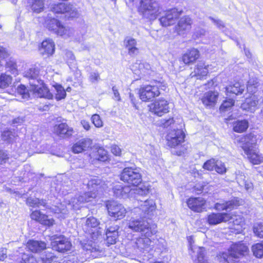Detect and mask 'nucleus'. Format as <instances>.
I'll return each mask as SVG.
<instances>
[{"instance_id": "6e6552de", "label": "nucleus", "mask_w": 263, "mask_h": 263, "mask_svg": "<svg viewBox=\"0 0 263 263\" xmlns=\"http://www.w3.org/2000/svg\"><path fill=\"white\" fill-rule=\"evenodd\" d=\"M120 179L124 182L136 186L142 181L139 169L132 167L124 168L120 175Z\"/></svg>"}, {"instance_id": "4d7b16f0", "label": "nucleus", "mask_w": 263, "mask_h": 263, "mask_svg": "<svg viewBox=\"0 0 263 263\" xmlns=\"http://www.w3.org/2000/svg\"><path fill=\"white\" fill-rule=\"evenodd\" d=\"M215 171L220 174H225L227 172V168L224 163L217 160L215 167Z\"/></svg>"}, {"instance_id": "774afa93", "label": "nucleus", "mask_w": 263, "mask_h": 263, "mask_svg": "<svg viewBox=\"0 0 263 263\" xmlns=\"http://www.w3.org/2000/svg\"><path fill=\"white\" fill-rule=\"evenodd\" d=\"M205 30L203 28H198L196 30L193 35L195 38H199L205 35Z\"/></svg>"}, {"instance_id": "338daca9", "label": "nucleus", "mask_w": 263, "mask_h": 263, "mask_svg": "<svg viewBox=\"0 0 263 263\" xmlns=\"http://www.w3.org/2000/svg\"><path fill=\"white\" fill-rule=\"evenodd\" d=\"M6 66L7 68H10L12 73H16V64L15 62L10 61L6 63Z\"/></svg>"}, {"instance_id": "a878e982", "label": "nucleus", "mask_w": 263, "mask_h": 263, "mask_svg": "<svg viewBox=\"0 0 263 263\" xmlns=\"http://www.w3.org/2000/svg\"><path fill=\"white\" fill-rule=\"evenodd\" d=\"M239 205L238 201L236 199L230 201H220L215 204L214 208L217 211H231L235 206Z\"/></svg>"}, {"instance_id": "79ce46f5", "label": "nucleus", "mask_w": 263, "mask_h": 263, "mask_svg": "<svg viewBox=\"0 0 263 263\" xmlns=\"http://www.w3.org/2000/svg\"><path fill=\"white\" fill-rule=\"evenodd\" d=\"M252 251L253 255L257 258L263 257V241L257 243L252 246Z\"/></svg>"}, {"instance_id": "e2e57ef3", "label": "nucleus", "mask_w": 263, "mask_h": 263, "mask_svg": "<svg viewBox=\"0 0 263 263\" xmlns=\"http://www.w3.org/2000/svg\"><path fill=\"white\" fill-rule=\"evenodd\" d=\"M26 91V88L24 85H21L17 88V92L21 95L23 99H28L29 98V93Z\"/></svg>"}, {"instance_id": "2eb2a0df", "label": "nucleus", "mask_w": 263, "mask_h": 263, "mask_svg": "<svg viewBox=\"0 0 263 263\" xmlns=\"http://www.w3.org/2000/svg\"><path fill=\"white\" fill-rule=\"evenodd\" d=\"M29 90L36 97L52 99L53 95L50 92L47 87L42 80V83H36L34 86H30Z\"/></svg>"}, {"instance_id": "680f3d73", "label": "nucleus", "mask_w": 263, "mask_h": 263, "mask_svg": "<svg viewBox=\"0 0 263 263\" xmlns=\"http://www.w3.org/2000/svg\"><path fill=\"white\" fill-rule=\"evenodd\" d=\"M106 241L108 243L112 245L116 243V239L118 238V233H109V232H106Z\"/></svg>"}, {"instance_id": "4468645a", "label": "nucleus", "mask_w": 263, "mask_h": 263, "mask_svg": "<svg viewBox=\"0 0 263 263\" xmlns=\"http://www.w3.org/2000/svg\"><path fill=\"white\" fill-rule=\"evenodd\" d=\"M149 110L158 116L161 117L169 112L168 103L164 99L156 100L149 105Z\"/></svg>"}, {"instance_id": "49530a36", "label": "nucleus", "mask_w": 263, "mask_h": 263, "mask_svg": "<svg viewBox=\"0 0 263 263\" xmlns=\"http://www.w3.org/2000/svg\"><path fill=\"white\" fill-rule=\"evenodd\" d=\"M66 58L70 69L74 70L77 68L75 57L71 51H67L66 52Z\"/></svg>"}, {"instance_id": "72a5a7b5", "label": "nucleus", "mask_w": 263, "mask_h": 263, "mask_svg": "<svg viewBox=\"0 0 263 263\" xmlns=\"http://www.w3.org/2000/svg\"><path fill=\"white\" fill-rule=\"evenodd\" d=\"M199 57V51L193 48L189 50L182 57V61L185 64H190L196 61Z\"/></svg>"}, {"instance_id": "ea45409f", "label": "nucleus", "mask_w": 263, "mask_h": 263, "mask_svg": "<svg viewBox=\"0 0 263 263\" xmlns=\"http://www.w3.org/2000/svg\"><path fill=\"white\" fill-rule=\"evenodd\" d=\"M53 87L55 91V98L57 101H60L66 97V91L61 85L55 84Z\"/></svg>"}, {"instance_id": "8fccbe9b", "label": "nucleus", "mask_w": 263, "mask_h": 263, "mask_svg": "<svg viewBox=\"0 0 263 263\" xmlns=\"http://www.w3.org/2000/svg\"><path fill=\"white\" fill-rule=\"evenodd\" d=\"M258 80L256 78H251L248 82L247 90L250 93H254L258 87Z\"/></svg>"}, {"instance_id": "412c9836", "label": "nucleus", "mask_w": 263, "mask_h": 263, "mask_svg": "<svg viewBox=\"0 0 263 263\" xmlns=\"http://www.w3.org/2000/svg\"><path fill=\"white\" fill-rule=\"evenodd\" d=\"M40 69L37 67H32L24 72V77L29 79L30 86H34L36 83H42L39 76Z\"/></svg>"}, {"instance_id": "aec40b11", "label": "nucleus", "mask_w": 263, "mask_h": 263, "mask_svg": "<svg viewBox=\"0 0 263 263\" xmlns=\"http://www.w3.org/2000/svg\"><path fill=\"white\" fill-rule=\"evenodd\" d=\"M30 217L32 219L44 226L51 227L54 224V220L53 218H49L47 215L42 214L40 211L32 212Z\"/></svg>"}, {"instance_id": "2f4dec72", "label": "nucleus", "mask_w": 263, "mask_h": 263, "mask_svg": "<svg viewBox=\"0 0 263 263\" xmlns=\"http://www.w3.org/2000/svg\"><path fill=\"white\" fill-rule=\"evenodd\" d=\"M245 89V86L243 84H241L239 82H236L229 85L226 87V91L227 94H234L239 95L242 93Z\"/></svg>"}, {"instance_id": "20e7f679", "label": "nucleus", "mask_w": 263, "mask_h": 263, "mask_svg": "<svg viewBox=\"0 0 263 263\" xmlns=\"http://www.w3.org/2000/svg\"><path fill=\"white\" fill-rule=\"evenodd\" d=\"M248 247L243 243L232 245L228 252L223 253L221 258L227 263H238L240 258L248 252Z\"/></svg>"}, {"instance_id": "a211bd4d", "label": "nucleus", "mask_w": 263, "mask_h": 263, "mask_svg": "<svg viewBox=\"0 0 263 263\" xmlns=\"http://www.w3.org/2000/svg\"><path fill=\"white\" fill-rule=\"evenodd\" d=\"M206 201L202 197L190 198L187 201L190 209L194 212H201L205 209Z\"/></svg>"}, {"instance_id": "5fc2aeb1", "label": "nucleus", "mask_w": 263, "mask_h": 263, "mask_svg": "<svg viewBox=\"0 0 263 263\" xmlns=\"http://www.w3.org/2000/svg\"><path fill=\"white\" fill-rule=\"evenodd\" d=\"M97 159L101 161H105L108 159L107 152L102 147H99L97 151Z\"/></svg>"}, {"instance_id": "0e129e2a", "label": "nucleus", "mask_w": 263, "mask_h": 263, "mask_svg": "<svg viewBox=\"0 0 263 263\" xmlns=\"http://www.w3.org/2000/svg\"><path fill=\"white\" fill-rule=\"evenodd\" d=\"M234 227L233 229L240 232L242 230V221L241 218L236 219L233 221Z\"/></svg>"}, {"instance_id": "f704fd0d", "label": "nucleus", "mask_w": 263, "mask_h": 263, "mask_svg": "<svg viewBox=\"0 0 263 263\" xmlns=\"http://www.w3.org/2000/svg\"><path fill=\"white\" fill-rule=\"evenodd\" d=\"M258 105H260V99L254 96L251 99H247L241 107L244 110L252 112L254 110V107Z\"/></svg>"}, {"instance_id": "c85d7f7f", "label": "nucleus", "mask_w": 263, "mask_h": 263, "mask_svg": "<svg viewBox=\"0 0 263 263\" xmlns=\"http://www.w3.org/2000/svg\"><path fill=\"white\" fill-rule=\"evenodd\" d=\"M92 141L90 139H82L76 142L72 146V152L78 154L87 149L91 145Z\"/></svg>"}, {"instance_id": "58836bf2", "label": "nucleus", "mask_w": 263, "mask_h": 263, "mask_svg": "<svg viewBox=\"0 0 263 263\" xmlns=\"http://www.w3.org/2000/svg\"><path fill=\"white\" fill-rule=\"evenodd\" d=\"M32 10L35 12H40L44 6V0H28Z\"/></svg>"}, {"instance_id": "cd10ccee", "label": "nucleus", "mask_w": 263, "mask_h": 263, "mask_svg": "<svg viewBox=\"0 0 263 263\" xmlns=\"http://www.w3.org/2000/svg\"><path fill=\"white\" fill-rule=\"evenodd\" d=\"M99 224L100 222L97 218L90 216L85 219L83 229L86 233H93V231L97 230Z\"/></svg>"}, {"instance_id": "423d86ee", "label": "nucleus", "mask_w": 263, "mask_h": 263, "mask_svg": "<svg viewBox=\"0 0 263 263\" xmlns=\"http://www.w3.org/2000/svg\"><path fill=\"white\" fill-rule=\"evenodd\" d=\"M44 26L49 31L65 38L70 37L74 33L73 29L64 27L59 20L54 18L47 17Z\"/></svg>"}, {"instance_id": "393cba45", "label": "nucleus", "mask_w": 263, "mask_h": 263, "mask_svg": "<svg viewBox=\"0 0 263 263\" xmlns=\"http://www.w3.org/2000/svg\"><path fill=\"white\" fill-rule=\"evenodd\" d=\"M124 45L130 56H135L139 53L137 42L136 39L130 36H127L124 40Z\"/></svg>"}, {"instance_id": "bf43d9fd", "label": "nucleus", "mask_w": 263, "mask_h": 263, "mask_svg": "<svg viewBox=\"0 0 263 263\" xmlns=\"http://www.w3.org/2000/svg\"><path fill=\"white\" fill-rule=\"evenodd\" d=\"M91 121L96 127H101L103 123L100 116L98 114H94L91 117Z\"/></svg>"}, {"instance_id": "a19ab883", "label": "nucleus", "mask_w": 263, "mask_h": 263, "mask_svg": "<svg viewBox=\"0 0 263 263\" xmlns=\"http://www.w3.org/2000/svg\"><path fill=\"white\" fill-rule=\"evenodd\" d=\"M26 203L30 206L39 207L41 205L45 206L46 205V201L44 200H40L38 198L29 197L26 200Z\"/></svg>"}, {"instance_id": "4be33fe9", "label": "nucleus", "mask_w": 263, "mask_h": 263, "mask_svg": "<svg viewBox=\"0 0 263 263\" xmlns=\"http://www.w3.org/2000/svg\"><path fill=\"white\" fill-rule=\"evenodd\" d=\"M114 195L120 198H131L132 188L129 185L123 186L121 184H117L112 189Z\"/></svg>"}, {"instance_id": "dca6fc26", "label": "nucleus", "mask_w": 263, "mask_h": 263, "mask_svg": "<svg viewBox=\"0 0 263 263\" xmlns=\"http://www.w3.org/2000/svg\"><path fill=\"white\" fill-rule=\"evenodd\" d=\"M232 218V216L227 213H212L208 215L207 221L209 224L216 225L222 222L228 221Z\"/></svg>"}, {"instance_id": "473e14b6", "label": "nucleus", "mask_w": 263, "mask_h": 263, "mask_svg": "<svg viewBox=\"0 0 263 263\" xmlns=\"http://www.w3.org/2000/svg\"><path fill=\"white\" fill-rule=\"evenodd\" d=\"M218 96V93L217 92L209 91L204 94L201 100L204 105L212 106L215 105Z\"/></svg>"}, {"instance_id": "9d476101", "label": "nucleus", "mask_w": 263, "mask_h": 263, "mask_svg": "<svg viewBox=\"0 0 263 263\" xmlns=\"http://www.w3.org/2000/svg\"><path fill=\"white\" fill-rule=\"evenodd\" d=\"M51 240L52 249L58 252H63L71 249V242L63 235H53L51 237Z\"/></svg>"}, {"instance_id": "09e8293b", "label": "nucleus", "mask_w": 263, "mask_h": 263, "mask_svg": "<svg viewBox=\"0 0 263 263\" xmlns=\"http://www.w3.org/2000/svg\"><path fill=\"white\" fill-rule=\"evenodd\" d=\"M193 21L189 16H184L182 17V31H189L191 28Z\"/></svg>"}, {"instance_id": "7c9ffc66", "label": "nucleus", "mask_w": 263, "mask_h": 263, "mask_svg": "<svg viewBox=\"0 0 263 263\" xmlns=\"http://www.w3.org/2000/svg\"><path fill=\"white\" fill-rule=\"evenodd\" d=\"M41 53L43 55H51L54 51V44L51 39H46L43 41L40 48Z\"/></svg>"}, {"instance_id": "a18cd8bd", "label": "nucleus", "mask_w": 263, "mask_h": 263, "mask_svg": "<svg viewBox=\"0 0 263 263\" xmlns=\"http://www.w3.org/2000/svg\"><path fill=\"white\" fill-rule=\"evenodd\" d=\"M12 82V77L6 74L0 76V88L7 87Z\"/></svg>"}, {"instance_id": "4c0bfd02", "label": "nucleus", "mask_w": 263, "mask_h": 263, "mask_svg": "<svg viewBox=\"0 0 263 263\" xmlns=\"http://www.w3.org/2000/svg\"><path fill=\"white\" fill-rule=\"evenodd\" d=\"M248 122L246 120H238L233 124V130L237 133H242L248 128Z\"/></svg>"}, {"instance_id": "9b49d317", "label": "nucleus", "mask_w": 263, "mask_h": 263, "mask_svg": "<svg viewBox=\"0 0 263 263\" xmlns=\"http://www.w3.org/2000/svg\"><path fill=\"white\" fill-rule=\"evenodd\" d=\"M139 206L135 208L134 212L140 217H145L155 211L156 208V203L153 199L143 200V202H138Z\"/></svg>"}, {"instance_id": "39448f33", "label": "nucleus", "mask_w": 263, "mask_h": 263, "mask_svg": "<svg viewBox=\"0 0 263 263\" xmlns=\"http://www.w3.org/2000/svg\"><path fill=\"white\" fill-rule=\"evenodd\" d=\"M159 4L154 0H141L138 8L139 13L144 18L155 20L159 12Z\"/></svg>"}, {"instance_id": "1a4fd4ad", "label": "nucleus", "mask_w": 263, "mask_h": 263, "mask_svg": "<svg viewBox=\"0 0 263 263\" xmlns=\"http://www.w3.org/2000/svg\"><path fill=\"white\" fill-rule=\"evenodd\" d=\"M52 12L56 14H65L68 18H78L80 12L73 5L69 3H59L52 4L50 6Z\"/></svg>"}, {"instance_id": "c03bdc74", "label": "nucleus", "mask_w": 263, "mask_h": 263, "mask_svg": "<svg viewBox=\"0 0 263 263\" xmlns=\"http://www.w3.org/2000/svg\"><path fill=\"white\" fill-rule=\"evenodd\" d=\"M175 122V120L173 117L167 119H162L157 122V125L163 128H167L174 125Z\"/></svg>"}, {"instance_id": "e433bc0d", "label": "nucleus", "mask_w": 263, "mask_h": 263, "mask_svg": "<svg viewBox=\"0 0 263 263\" xmlns=\"http://www.w3.org/2000/svg\"><path fill=\"white\" fill-rule=\"evenodd\" d=\"M209 65H205L203 62H199L195 69L194 76L204 77L208 73Z\"/></svg>"}, {"instance_id": "6ab92c4d", "label": "nucleus", "mask_w": 263, "mask_h": 263, "mask_svg": "<svg viewBox=\"0 0 263 263\" xmlns=\"http://www.w3.org/2000/svg\"><path fill=\"white\" fill-rule=\"evenodd\" d=\"M30 217L32 219L44 226L51 227L54 224V220L53 218H49L47 215L42 214L40 211L32 212Z\"/></svg>"}, {"instance_id": "c756f323", "label": "nucleus", "mask_w": 263, "mask_h": 263, "mask_svg": "<svg viewBox=\"0 0 263 263\" xmlns=\"http://www.w3.org/2000/svg\"><path fill=\"white\" fill-rule=\"evenodd\" d=\"M132 197L131 198L135 199L137 202H143V196L149 193V189L145 185L142 187H134L132 188Z\"/></svg>"}, {"instance_id": "c9c22d12", "label": "nucleus", "mask_w": 263, "mask_h": 263, "mask_svg": "<svg viewBox=\"0 0 263 263\" xmlns=\"http://www.w3.org/2000/svg\"><path fill=\"white\" fill-rule=\"evenodd\" d=\"M27 247L32 252H38L46 249V244L43 241L29 240L27 243Z\"/></svg>"}, {"instance_id": "052dcab7", "label": "nucleus", "mask_w": 263, "mask_h": 263, "mask_svg": "<svg viewBox=\"0 0 263 263\" xmlns=\"http://www.w3.org/2000/svg\"><path fill=\"white\" fill-rule=\"evenodd\" d=\"M216 162L215 159H211L204 163L203 167L208 171H212L215 167Z\"/></svg>"}, {"instance_id": "5701e85b", "label": "nucleus", "mask_w": 263, "mask_h": 263, "mask_svg": "<svg viewBox=\"0 0 263 263\" xmlns=\"http://www.w3.org/2000/svg\"><path fill=\"white\" fill-rule=\"evenodd\" d=\"M187 240L190 246V249L193 252H196L197 259L196 263H208L205 258V249L202 247H198L193 246L194 240L192 236L187 237Z\"/></svg>"}, {"instance_id": "f257e3e1", "label": "nucleus", "mask_w": 263, "mask_h": 263, "mask_svg": "<svg viewBox=\"0 0 263 263\" xmlns=\"http://www.w3.org/2000/svg\"><path fill=\"white\" fill-rule=\"evenodd\" d=\"M106 184L99 178L91 179L87 183L88 191L71 199L68 206H70L73 209H78L80 203L90 201L95 198L99 192H102Z\"/></svg>"}, {"instance_id": "0eeeda50", "label": "nucleus", "mask_w": 263, "mask_h": 263, "mask_svg": "<svg viewBox=\"0 0 263 263\" xmlns=\"http://www.w3.org/2000/svg\"><path fill=\"white\" fill-rule=\"evenodd\" d=\"M180 15V11L175 8L172 9L164 12V14L159 18V21L164 27L172 25L177 23V25L175 26L174 31L179 35L181 31Z\"/></svg>"}, {"instance_id": "de8ad7c7", "label": "nucleus", "mask_w": 263, "mask_h": 263, "mask_svg": "<svg viewBox=\"0 0 263 263\" xmlns=\"http://www.w3.org/2000/svg\"><path fill=\"white\" fill-rule=\"evenodd\" d=\"M237 181L239 185L241 186H244L247 191H251L252 190V183L250 181L244 180L243 176L240 175L237 177Z\"/></svg>"}, {"instance_id": "f3484780", "label": "nucleus", "mask_w": 263, "mask_h": 263, "mask_svg": "<svg viewBox=\"0 0 263 263\" xmlns=\"http://www.w3.org/2000/svg\"><path fill=\"white\" fill-rule=\"evenodd\" d=\"M53 133L61 138H68L72 135L74 131L66 123H61L55 125L53 127Z\"/></svg>"}, {"instance_id": "37998d69", "label": "nucleus", "mask_w": 263, "mask_h": 263, "mask_svg": "<svg viewBox=\"0 0 263 263\" xmlns=\"http://www.w3.org/2000/svg\"><path fill=\"white\" fill-rule=\"evenodd\" d=\"M55 256L50 252H45L42 254L40 258L37 259L38 263H51Z\"/></svg>"}, {"instance_id": "7ed1b4c3", "label": "nucleus", "mask_w": 263, "mask_h": 263, "mask_svg": "<svg viewBox=\"0 0 263 263\" xmlns=\"http://www.w3.org/2000/svg\"><path fill=\"white\" fill-rule=\"evenodd\" d=\"M142 217L139 219L132 218L128 222V227L135 232H140L144 236L151 237L157 232L156 226L150 224Z\"/></svg>"}, {"instance_id": "69168bd1", "label": "nucleus", "mask_w": 263, "mask_h": 263, "mask_svg": "<svg viewBox=\"0 0 263 263\" xmlns=\"http://www.w3.org/2000/svg\"><path fill=\"white\" fill-rule=\"evenodd\" d=\"M9 159V156L6 152L0 150V164L5 163Z\"/></svg>"}, {"instance_id": "6e6d98bb", "label": "nucleus", "mask_w": 263, "mask_h": 263, "mask_svg": "<svg viewBox=\"0 0 263 263\" xmlns=\"http://www.w3.org/2000/svg\"><path fill=\"white\" fill-rule=\"evenodd\" d=\"M253 232L256 236L263 238V223H258L253 227Z\"/></svg>"}, {"instance_id": "b1692460", "label": "nucleus", "mask_w": 263, "mask_h": 263, "mask_svg": "<svg viewBox=\"0 0 263 263\" xmlns=\"http://www.w3.org/2000/svg\"><path fill=\"white\" fill-rule=\"evenodd\" d=\"M149 237H139L133 240V246L135 249H138L139 252L144 253L148 252L150 248L151 240Z\"/></svg>"}, {"instance_id": "864d4df0", "label": "nucleus", "mask_w": 263, "mask_h": 263, "mask_svg": "<svg viewBox=\"0 0 263 263\" xmlns=\"http://www.w3.org/2000/svg\"><path fill=\"white\" fill-rule=\"evenodd\" d=\"M21 263H38V260L31 254H24Z\"/></svg>"}, {"instance_id": "f8f14e48", "label": "nucleus", "mask_w": 263, "mask_h": 263, "mask_svg": "<svg viewBox=\"0 0 263 263\" xmlns=\"http://www.w3.org/2000/svg\"><path fill=\"white\" fill-rule=\"evenodd\" d=\"M160 91L157 86L146 85L141 86L139 90V97L144 102L151 100L160 95Z\"/></svg>"}, {"instance_id": "f03ea898", "label": "nucleus", "mask_w": 263, "mask_h": 263, "mask_svg": "<svg viewBox=\"0 0 263 263\" xmlns=\"http://www.w3.org/2000/svg\"><path fill=\"white\" fill-rule=\"evenodd\" d=\"M254 137L252 135L241 136L238 141L243 143L241 146L245 154L250 161L254 164H258L263 162V156L259 155L253 149V144L255 142Z\"/></svg>"}, {"instance_id": "bb28decb", "label": "nucleus", "mask_w": 263, "mask_h": 263, "mask_svg": "<svg viewBox=\"0 0 263 263\" xmlns=\"http://www.w3.org/2000/svg\"><path fill=\"white\" fill-rule=\"evenodd\" d=\"M181 130L177 129L173 130L169 132L166 136L167 144L171 147H176L178 146L181 141Z\"/></svg>"}, {"instance_id": "ddd939ff", "label": "nucleus", "mask_w": 263, "mask_h": 263, "mask_svg": "<svg viewBox=\"0 0 263 263\" xmlns=\"http://www.w3.org/2000/svg\"><path fill=\"white\" fill-rule=\"evenodd\" d=\"M107 208L109 215L116 220L122 219L126 213L124 206L114 201L109 202Z\"/></svg>"}, {"instance_id": "603ef678", "label": "nucleus", "mask_w": 263, "mask_h": 263, "mask_svg": "<svg viewBox=\"0 0 263 263\" xmlns=\"http://www.w3.org/2000/svg\"><path fill=\"white\" fill-rule=\"evenodd\" d=\"M234 104V100L231 99L224 101L220 107L221 111H226L231 108Z\"/></svg>"}, {"instance_id": "13d9d810", "label": "nucleus", "mask_w": 263, "mask_h": 263, "mask_svg": "<svg viewBox=\"0 0 263 263\" xmlns=\"http://www.w3.org/2000/svg\"><path fill=\"white\" fill-rule=\"evenodd\" d=\"M100 79V74L97 71H93L90 72L89 80L92 83H97Z\"/></svg>"}, {"instance_id": "3c124183", "label": "nucleus", "mask_w": 263, "mask_h": 263, "mask_svg": "<svg viewBox=\"0 0 263 263\" xmlns=\"http://www.w3.org/2000/svg\"><path fill=\"white\" fill-rule=\"evenodd\" d=\"M15 137V133L10 130H4L2 134V138L4 141L11 142Z\"/></svg>"}]
</instances>
